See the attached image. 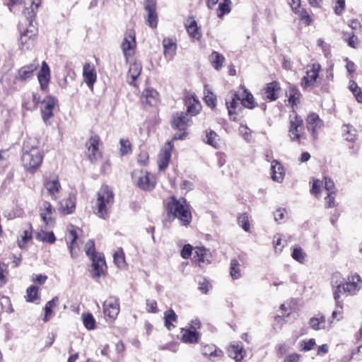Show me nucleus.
<instances>
[{
    "instance_id": "nucleus-1",
    "label": "nucleus",
    "mask_w": 362,
    "mask_h": 362,
    "mask_svg": "<svg viewBox=\"0 0 362 362\" xmlns=\"http://www.w3.org/2000/svg\"><path fill=\"white\" fill-rule=\"evenodd\" d=\"M43 155L39 148L32 144V141H25L23 146L21 161L27 172L34 173L42 162Z\"/></svg>"
},
{
    "instance_id": "nucleus-2",
    "label": "nucleus",
    "mask_w": 362,
    "mask_h": 362,
    "mask_svg": "<svg viewBox=\"0 0 362 362\" xmlns=\"http://www.w3.org/2000/svg\"><path fill=\"white\" fill-rule=\"evenodd\" d=\"M168 216H173L180 221L182 226H187L192 221V214L185 198L177 199L172 196L166 205Z\"/></svg>"
},
{
    "instance_id": "nucleus-3",
    "label": "nucleus",
    "mask_w": 362,
    "mask_h": 362,
    "mask_svg": "<svg viewBox=\"0 0 362 362\" xmlns=\"http://www.w3.org/2000/svg\"><path fill=\"white\" fill-rule=\"evenodd\" d=\"M114 203V194L107 185H103L98 192V198L95 204V214L103 218L109 217L110 209Z\"/></svg>"
},
{
    "instance_id": "nucleus-4",
    "label": "nucleus",
    "mask_w": 362,
    "mask_h": 362,
    "mask_svg": "<svg viewBox=\"0 0 362 362\" xmlns=\"http://www.w3.org/2000/svg\"><path fill=\"white\" fill-rule=\"evenodd\" d=\"M362 286V279L357 274H353L348 276L347 281L336 286L334 291V298L336 303H339L341 293H348L354 295L358 292Z\"/></svg>"
},
{
    "instance_id": "nucleus-5",
    "label": "nucleus",
    "mask_w": 362,
    "mask_h": 362,
    "mask_svg": "<svg viewBox=\"0 0 362 362\" xmlns=\"http://www.w3.org/2000/svg\"><path fill=\"white\" fill-rule=\"evenodd\" d=\"M57 103V99L51 95H47L41 102L42 119L47 125L51 124L50 119L54 116L53 110Z\"/></svg>"
},
{
    "instance_id": "nucleus-6",
    "label": "nucleus",
    "mask_w": 362,
    "mask_h": 362,
    "mask_svg": "<svg viewBox=\"0 0 362 362\" xmlns=\"http://www.w3.org/2000/svg\"><path fill=\"white\" fill-rule=\"evenodd\" d=\"M37 34V28L35 26L29 27L24 30L19 39V47L22 51L30 50L33 47Z\"/></svg>"
},
{
    "instance_id": "nucleus-7",
    "label": "nucleus",
    "mask_w": 362,
    "mask_h": 362,
    "mask_svg": "<svg viewBox=\"0 0 362 362\" xmlns=\"http://www.w3.org/2000/svg\"><path fill=\"white\" fill-rule=\"evenodd\" d=\"M134 177L138 178L137 186L144 190H152L156 186V180L154 177L148 172L141 171L137 177V173H134Z\"/></svg>"
},
{
    "instance_id": "nucleus-8",
    "label": "nucleus",
    "mask_w": 362,
    "mask_h": 362,
    "mask_svg": "<svg viewBox=\"0 0 362 362\" xmlns=\"http://www.w3.org/2000/svg\"><path fill=\"white\" fill-rule=\"evenodd\" d=\"M136 46V34L134 30L129 29L127 30L124 34V37L121 45V49L124 53V57L128 59L129 56L132 54L129 52L134 49Z\"/></svg>"
},
{
    "instance_id": "nucleus-9",
    "label": "nucleus",
    "mask_w": 362,
    "mask_h": 362,
    "mask_svg": "<svg viewBox=\"0 0 362 362\" xmlns=\"http://www.w3.org/2000/svg\"><path fill=\"white\" fill-rule=\"evenodd\" d=\"M119 312V300L115 297H110L103 304V313L105 316L114 320Z\"/></svg>"
},
{
    "instance_id": "nucleus-10",
    "label": "nucleus",
    "mask_w": 362,
    "mask_h": 362,
    "mask_svg": "<svg viewBox=\"0 0 362 362\" xmlns=\"http://www.w3.org/2000/svg\"><path fill=\"white\" fill-rule=\"evenodd\" d=\"M144 9L147 12L146 21L151 28H156L158 25V15L156 13V0H146Z\"/></svg>"
},
{
    "instance_id": "nucleus-11",
    "label": "nucleus",
    "mask_w": 362,
    "mask_h": 362,
    "mask_svg": "<svg viewBox=\"0 0 362 362\" xmlns=\"http://www.w3.org/2000/svg\"><path fill=\"white\" fill-rule=\"evenodd\" d=\"M189 122L187 112H177L173 115L172 127L178 131H186L187 127L190 125Z\"/></svg>"
},
{
    "instance_id": "nucleus-12",
    "label": "nucleus",
    "mask_w": 362,
    "mask_h": 362,
    "mask_svg": "<svg viewBox=\"0 0 362 362\" xmlns=\"http://www.w3.org/2000/svg\"><path fill=\"white\" fill-rule=\"evenodd\" d=\"M99 137L97 135L92 136L86 144L88 146V156L91 163H94L100 158V152L98 149Z\"/></svg>"
},
{
    "instance_id": "nucleus-13",
    "label": "nucleus",
    "mask_w": 362,
    "mask_h": 362,
    "mask_svg": "<svg viewBox=\"0 0 362 362\" xmlns=\"http://www.w3.org/2000/svg\"><path fill=\"white\" fill-rule=\"evenodd\" d=\"M83 77L85 83L90 88H93L97 79L95 67L90 63H86L83 68Z\"/></svg>"
},
{
    "instance_id": "nucleus-14",
    "label": "nucleus",
    "mask_w": 362,
    "mask_h": 362,
    "mask_svg": "<svg viewBox=\"0 0 362 362\" xmlns=\"http://www.w3.org/2000/svg\"><path fill=\"white\" fill-rule=\"evenodd\" d=\"M43 209H40V217L46 226L52 227L54 224V219L51 215L54 212V209L48 202H44L42 204Z\"/></svg>"
},
{
    "instance_id": "nucleus-15",
    "label": "nucleus",
    "mask_w": 362,
    "mask_h": 362,
    "mask_svg": "<svg viewBox=\"0 0 362 362\" xmlns=\"http://www.w3.org/2000/svg\"><path fill=\"white\" fill-rule=\"evenodd\" d=\"M38 66L37 61L34 60L32 63L22 66L18 71V78L21 81H26L32 78Z\"/></svg>"
},
{
    "instance_id": "nucleus-16",
    "label": "nucleus",
    "mask_w": 362,
    "mask_h": 362,
    "mask_svg": "<svg viewBox=\"0 0 362 362\" xmlns=\"http://www.w3.org/2000/svg\"><path fill=\"white\" fill-rule=\"evenodd\" d=\"M289 4L293 11L295 12V13L299 15L300 20L305 25H310L312 20L306 10H305L304 8H300L301 1L291 0V1Z\"/></svg>"
},
{
    "instance_id": "nucleus-17",
    "label": "nucleus",
    "mask_w": 362,
    "mask_h": 362,
    "mask_svg": "<svg viewBox=\"0 0 362 362\" xmlns=\"http://www.w3.org/2000/svg\"><path fill=\"white\" fill-rule=\"evenodd\" d=\"M302 126L303 119L300 117L296 115L294 120H291L290 122L289 136L292 141H299Z\"/></svg>"
},
{
    "instance_id": "nucleus-18",
    "label": "nucleus",
    "mask_w": 362,
    "mask_h": 362,
    "mask_svg": "<svg viewBox=\"0 0 362 362\" xmlns=\"http://www.w3.org/2000/svg\"><path fill=\"white\" fill-rule=\"evenodd\" d=\"M91 259L93 261L92 269L90 270L91 276L93 279L99 278L104 273L103 266L106 267L105 259L100 256H95L91 257Z\"/></svg>"
},
{
    "instance_id": "nucleus-19",
    "label": "nucleus",
    "mask_w": 362,
    "mask_h": 362,
    "mask_svg": "<svg viewBox=\"0 0 362 362\" xmlns=\"http://www.w3.org/2000/svg\"><path fill=\"white\" fill-rule=\"evenodd\" d=\"M37 78L42 90L47 89L50 78V71L48 64L43 62L41 69L37 74Z\"/></svg>"
},
{
    "instance_id": "nucleus-20",
    "label": "nucleus",
    "mask_w": 362,
    "mask_h": 362,
    "mask_svg": "<svg viewBox=\"0 0 362 362\" xmlns=\"http://www.w3.org/2000/svg\"><path fill=\"white\" fill-rule=\"evenodd\" d=\"M280 90L281 88L277 81L269 83L264 88L265 96L271 101L276 100L279 98V91Z\"/></svg>"
},
{
    "instance_id": "nucleus-21",
    "label": "nucleus",
    "mask_w": 362,
    "mask_h": 362,
    "mask_svg": "<svg viewBox=\"0 0 362 362\" xmlns=\"http://www.w3.org/2000/svg\"><path fill=\"white\" fill-rule=\"evenodd\" d=\"M181 332L182 333L181 339L182 341L189 344H195L199 342L201 335L199 332L196 330L182 328Z\"/></svg>"
},
{
    "instance_id": "nucleus-22",
    "label": "nucleus",
    "mask_w": 362,
    "mask_h": 362,
    "mask_svg": "<svg viewBox=\"0 0 362 362\" xmlns=\"http://www.w3.org/2000/svg\"><path fill=\"white\" fill-rule=\"evenodd\" d=\"M76 209V198L74 196H69V198L60 202L59 210L64 214H71Z\"/></svg>"
},
{
    "instance_id": "nucleus-23",
    "label": "nucleus",
    "mask_w": 362,
    "mask_h": 362,
    "mask_svg": "<svg viewBox=\"0 0 362 362\" xmlns=\"http://www.w3.org/2000/svg\"><path fill=\"white\" fill-rule=\"evenodd\" d=\"M317 81V69L315 67V64H313V68L306 71V76H303L301 81V86L303 88L306 89L310 86H314Z\"/></svg>"
},
{
    "instance_id": "nucleus-24",
    "label": "nucleus",
    "mask_w": 362,
    "mask_h": 362,
    "mask_svg": "<svg viewBox=\"0 0 362 362\" xmlns=\"http://www.w3.org/2000/svg\"><path fill=\"white\" fill-rule=\"evenodd\" d=\"M167 144L168 146V148H165L159 157L158 168L160 171L164 170L168 167L171 158L170 150L172 148V146L170 141L168 142Z\"/></svg>"
},
{
    "instance_id": "nucleus-25",
    "label": "nucleus",
    "mask_w": 362,
    "mask_h": 362,
    "mask_svg": "<svg viewBox=\"0 0 362 362\" xmlns=\"http://www.w3.org/2000/svg\"><path fill=\"white\" fill-rule=\"evenodd\" d=\"M163 46L165 57L172 59L176 53V43L172 39L165 38L163 40Z\"/></svg>"
},
{
    "instance_id": "nucleus-26",
    "label": "nucleus",
    "mask_w": 362,
    "mask_h": 362,
    "mask_svg": "<svg viewBox=\"0 0 362 362\" xmlns=\"http://www.w3.org/2000/svg\"><path fill=\"white\" fill-rule=\"evenodd\" d=\"M211 255L209 250L204 247H196L194 258L199 263L209 264Z\"/></svg>"
},
{
    "instance_id": "nucleus-27",
    "label": "nucleus",
    "mask_w": 362,
    "mask_h": 362,
    "mask_svg": "<svg viewBox=\"0 0 362 362\" xmlns=\"http://www.w3.org/2000/svg\"><path fill=\"white\" fill-rule=\"evenodd\" d=\"M341 35L342 40L346 42L349 47L353 49H358L359 47L360 40L354 32L343 31Z\"/></svg>"
},
{
    "instance_id": "nucleus-28",
    "label": "nucleus",
    "mask_w": 362,
    "mask_h": 362,
    "mask_svg": "<svg viewBox=\"0 0 362 362\" xmlns=\"http://www.w3.org/2000/svg\"><path fill=\"white\" fill-rule=\"evenodd\" d=\"M158 93L153 88L145 89L142 93V97L145 98L146 103L151 106L156 105L158 100Z\"/></svg>"
},
{
    "instance_id": "nucleus-29",
    "label": "nucleus",
    "mask_w": 362,
    "mask_h": 362,
    "mask_svg": "<svg viewBox=\"0 0 362 362\" xmlns=\"http://www.w3.org/2000/svg\"><path fill=\"white\" fill-rule=\"evenodd\" d=\"M272 179L276 182H281L284 178V168L281 164L276 160L272 162Z\"/></svg>"
},
{
    "instance_id": "nucleus-30",
    "label": "nucleus",
    "mask_w": 362,
    "mask_h": 362,
    "mask_svg": "<svg viewBox=\"0 0 362 362\" xmlns=\"http://www.w3.org/2000/svg\"><path fill=\"white\" fill-rule=\"evenodd\" d=\"M40 4V0H37V1L35 0V1H33L30 8H26L23 11V15L25 16V17L26 18L27 23L29 24V27L34 26L33 25V22L35 18V11L33 8V6H35V8L37 9L39 7Z\"/></svg>"
},
{
    "instance_id": "nucleus-31",
    "label": "nucleus",
    "mask_w": 362,
    "mask_h": 362,
    "mask_svg": "<svg viewBox=\"0 0 362 362\" xmlns=\"http://www.w3.org/2000/svg\"><path fill=\"white\" fill-rule=\"evenodd\" d=\"M245 355L243 346L240 344L231 345L229 349V356L236 361H241Z\"/></svg>"
},
{
    "instance_id": "nucleus-32",
    "label": "nucleus",
    "mask_w": 362,
    "mask_h": 362,
    "mask_svg": "<svg viewBox=\"0 0 362 362\" xmlns=\"http://www.w3.org/2000/svg\"><path fill=\"white\" fill-rule=\"evenodd\" d=\"M240 97L243 106L249 109H253L255 107L256 104L253 95L247 89L245 88L243 90L242 96Z\"/></svg>"
},
{
    "instance_id": "nucleus-33",
    "label": "nucleus",
    "mask_w": 362,
    "mask_h": 362,
    "mask_svg": "<svg viewBox=\"0 0 362 362\" xmlns=\"http://www.w3.org/2000/svg\"><path fill=\"white\" fill-rule=\"evenodd\" d=\"M210 60L214 68L216 70L219 71L223 66L225 57L223 54L218 53V52L214 51L210 56Z\"/></svg>"
},
{
    "instance_id": "nucleus-34",
    "label": "nucleus",
    "mask_w": 362,
    "mask_h": 362,
    "mask_svg": "<svg viewBox=\"0 0 362 362\" xmlns=\"http://www.w3.org/2000/svg\"><path fill=\"white\" fill-rule=\"evenodd\" d=\"M187 30L189 36L194 40H199L202 37V33L194 20L192 21L190 23L187 25Z\"/></svg>"
},
{
    "instance_id": "nucleus-35",
    "label": "nucleus",
    "mask_w": 362,
    "mask_h": 362,
    "mask_svg": "<svg viewBox=\"0 0 362 362\" xmlns=\"http://www.w3.org/2000/svg\"><path fill=\"white\" fill-rule=\"evenodd\" d=\"M288 103L293 108L295 105L300 103L301 94L296 86H291L289 88Z\"/></svg>"
},
{
    "instance_id": "nucleus-36",
    "label": "nucleus",
    "mask_w": 362,
    "mask_h": 362,
    "mask_svg": "<svg viewBox=\"0 0 362 362\" xmlns=\"http://www.w3.org/2000/svg\"><path fill=\"white\" fill-rule=\"evenodd\" d=\"M45 187L50 195L55 197V194L59 192L61 188V185L58 179H53L52 180H46L45 182Z\"/></svg>"
},
{
    "instance_id": "nucleus-37",
    "label": "nucleus",
    "mask_w": 362,
    "mask_h": 362,
    "mask_svg": "<svg viewBox=\"0 0 362 362\" xmlns=\"http://www.w3.org/2000/svg\"><path fill=\"white\" fill-rule=\"evenodd\" d=\"M187 113L191 115H196L201 110V105L195 98H189L187 102Z\"/></svg>"
},
{
    "instance_id": "nucleus-38",
    "label": "nucleus",
    "mask_w": 362,
    "mask_h": 362,
    "mask_svg": "<svg viewBox=\"0 0 362 362\" xmlns=\"http://www.w3.org/2000/svg\"><path fill=\"white\" fill-rule=\"evenodd\" d=\"M349 88L358 103H362V90L354 80L349 81Z\"/></svg>"
},
{
    "instance_id": "nucleus-39",
    "label": "nucleus",
    "mask_w": 362,
    "mask_h": 362,
    "mask_svg": "<svg viewBox=\"0 0 362 362\" xmlns=\"http://www.w3.org/2000/svg\"><path fill=\"white\" fill-rule=\"evenodd\" d=\"M230 5V0H223L218 5L217 16L221 18L224 15L229 13L231 11Z\"/></svg>"
},
{
    "instance_id": "nucleus-40",
    "label": "nucleus",
    "mask_w": 362,
    "mask_h": 362,
    "mask_svg": "<svg viewBox=\"0 0 362 362\" xmlns=\"http://www.w3.org/2000/svg\"><path fill=\"white\" fill-rule=\"evenodd\" d=\"M206 143L216 148L218 147V135L213 130L206 131Z\"/></svg>"
},
{
    "instance_id": "nucleus-41",
    "label": "nucleus",
    "mask_w": 362,
    "mask_h": 362,
    "mask_svg": "<svg viewBox=\"0 0 362 362\" xmlns=\"http://www.w3.org/2000/svg\"><path fill=\"white\" fill-rule=\"evenodd\" d=\"M58 300V297L53 298L51 300L48 301L45 306V316L43 318L44 322H47L53 313L52 308L56 305Z\"/></svg>"
},
{
    "instance_id": "nucleus-42",
    "label": "nucleus",
    "mask_w": 362,
    "mask_h": 362,
    "mask_svg": "<svg viewBox=\"0 0 362 362\" xmlns=\"http://www.w3.org/2000/svg\"><path fill=\"white\" fill-rule=\"evenodd\" d=\"M240 263L236 259H232L230 265V274L233 279H238L241 276Z\"/></svg>"
},
{
    "instance_id": "nucleus-43",
    "label": "nucleus",
    "mask_w": 362,
    "mask_h": 362,
    "mask_svg": "<svg viewBox=\"0 0 362 362\" xmlns=\"http://www.w3.org/2000/svg\"><path fill=\"white\" fill-rule=\"evenodd\" d=\"M343 136L344 139L349 141H353L356 139L355 129L351 126L344 124L342 127Z\"/></svg>"
},
{
    "instance_id": "nucleus-44",
    "label": "nucleus",
    "mask_w": 362,
    "mask_h": 362,
    "mask_svg": "<svg viewBox=\"0 0 362 362\" xmlns=\"http://www.w3.org/2000/svg\"><path fill=\"white\" fill-rule=\"evenodd\" d=\"M291 256L295 260L300 263H303L305 259V253L303 251L301 247L298 245L293 247Z\"/></svg>"
},
{
    "instance_id": "nucleus-45",
    "label": "nucleus",
    "mask_w": 362,
    "mask_h": 362,
    "mask_svg": "<svg viewBox=\"0 0 362 362\" xmlns=\"http://www.w3.org/2000/svg\"><path fill=\"white\" fill-rule=\"evenodd\" d=\"M32 230L31 224L28 223V228L25 229L23 231V235L22 236L21 240H18V245L21 248L24 247V243L32 239Z\"/></svg>"
},
{
    "instance_id": "nucleus-46",
    "label": "nucleus",
    "mask_w": 362,
    "mask_h": 362,
    "mask_svg": "<svg viewBox=\"0 0 362 362\" xmlns=\"http://www.w3.org/2000/svg\"><path fill=\"white\" fill-rule=\"evenodd\" d=\"M333 11L337 16H341L346 8V0H332Z\"/></svg>"
},
{
    "instance_id": "nucleus-47",
    "label": "nucleus",
    "mask_w": 362,
    "mask_h": 362,
    "mask_svg": "<svg viewBox=\"0 0 362 362\" xmlns=\"http://www.w3.org/2000/svg\"><path fill=\"white\" fill-rule=\"evenodd\" d=\"M83 322L86 329L91 330L95 327V320L90 313L83 314Z\"/></svg>"
},
{
    "instance_id": "nucleus-48",
    "label": "nucleus",
    "mask_w": 362,
    "mask_h": 362,
    "mask_svg": "<svg viewBox=\"0 0 362 362\" xmlns=\"http://www.w3.org/2000/svg\"><path fill=\"white\" fill-rule=\"evenodd\" d=\"M317 115L315 113H312L309 115L307 117V128L308 129L313 133L315 136V130L317 128Z\"/></svg>"
},
{
    "instance_id": "nucleus-49",
    "label": "nucleus",
    "mask_w": 362,
    "mask_h": 362,
    "mask_svg": "<svg viewBox=\"0 0 362 362\" xmlns=\"http://www.w3.org/2000/svg\"><path fill=\"white\" fill-rule=\"evenodd\" d=\"M241 102V97L239 93H234L232 96L230 102H226L228 110L235 111V109L239 106V102Z\"/></svg>"
},
{
    "instance_id": "nucleus-50",
    "label": "nucleus",
    "mask_w": 362,
    "mask_h": 362,
    "mask_svg": "<svg viewBox=\"0 0 362 362\" xmlns=\"http://www.w3.org/2000/svg\"><path fill=\"white\" fill-rule=\"evenodd\" d=\"M120 144V154L126 156L132 153V145L128 139H121Z\"/></svg>"
},
{
    "instance_id": "nucleus-51",
    "label": "nucleus",
    "mask_w": 362,
    "mask_h": 362,
    "mask_svg": "<svg viewBox=\"0 0 362 362\" xmlns=\"http://www.w3.org/2000/svg\"><path fill=\"white\" fill-rule=\"evenodd\" d=\"M315 344V339H310L308 341L303 340L299 343V349L301 351H308L313 349Z\"/></svg>"
},
{
    "instance_id": "nucleus-52",
    "label": "nucleus",
    "mask_w": 362,
    "mask_h": 362,
    "mask_svg": "<svg viewBox=\"0 0 362 362\" xmlns=\"http://www.w3.org/2000/svg\"><path fill=\"white\" fill-rule=\"evenodd\" d=\"M204 91H207V94L204 95V101L206 105L212 108L215 107L216 105V97L213 94L211 91L205 88Z\"/></svg>"
},
{
    "instance_id": "nucleus-53",
    "label": "nucleus",
    "mask_w": 362,
    "mask_h": 362,
    "mask_svg": "<svg viewBox=\"0 0 362 362\" xmlns=\"http://www.w3.org/2000/svg\"><path fill=\"white\" fill-rule=\"evenodd\" d=\"M26 297L28 302H33L38 298L37 288L35 286H31L26 290Z\"/></svg>"
},
{
    "instance_id": "nucleus-54",
    "label": "nucleus",
    "mask_w": 362,
    "mask_h": 362,
    "mask_svg": "<svg viewBox=\"0 0 362 362\" xmlns=\"http://www.w3.org/2000/svg\"><path fill=\"white\" fill-rule=\"evenodd\" d=\"M334 325L333 320H326L324 315L318 316V329H329Z\"/></svg>"
},
{
    "instance_id": "nucleus-55",
    "label": "nucleus",
    "mask_w": 362,
    "mask_h": 362,
    "mask_svg": "<svg viewBox=\"0 0 362 362\" xmlns=\"http://www.w3.org/2000/svg\"><path fill=\"white\" fill-rule=\"evenodd\" d=\"M347 24L352 30V32H362V23L358 18L350 19Z\"/></svg>"
},
{
    "instance_id": "nucleus-56",
    "label": "nucleus",
    "mask_w": 362,
    "mask_h": 362,
    "mask_svg": "<svg viewBox=\"0 0 362 362\" xmlns=\"http://www.w3.org/2000/svg\"><path fill=\"white\" fill-rule=\"evenodd\" d=\"M238 225L243 228V229L247 232L250 230V224L248 221V217L246 214H243L238 217Z\"/></svg>"
},
{
    "instance_id": "nucleus-57",
    "label": "nucleus",
    "mask_w": 362,
    "mask_h": 362,
    "mask_svg": "<svg viewBox=\"0 0 362 362\" xmlns=\"http://www.w3.org/2000/svg\"><path fill=\"white\" fill-rule=\"evenodd\" d=\"M209 349H211L209 346H205L202 353L204 356H207L210 360H212L213 357L221 356L222 355V351L221 350L214 349L209 351Z\"/></svg>"
},
{
    "instance_id": "nucleus-58",
    "label": "nucleus",
    "mask_w": 362,
    "mask_h": 362,
    "mask_svg": "<svg viewBox=\"0 0 362 362\" xmlns=\"http://www.w3.org/2000/svg\"><path fill=\"white\" fill-rule=\"evenodd\" d=\"M7 267L6 264L0 263V287L4 286L8 281V279L5 275V274H8Z\"/></svg>"
},
{
    "instance_id": "nucleus-59",
    "label": "nucleus",
    "mask_w": 362,
    "mask_h": 362,
    "mask_svg": "<svg viewBox=\"0 0 362 362\" xmlns=\"http://www.w3.org/2000/svg\"><path fill=\"white\" fill-rule=\"evenodd\" d=\"M344 61L346 62V69L348 72V74L349 76H350V77L353 78L354 76L353 74H354L355 71H356V64L355 63L350 60L348 57H346L344 59Z\"/></svg>"
},
{
    "instance_id": "nucleus-60",
    "label": "nucleus",
    "mask_w": 362,
    "mask_h": 362,
    "mask_svg": "<svg viewBox=\"0 0 362 362\" xmlns=\"http://www.w3.org/2000/svg\"><path fill=\"white\" fill-rule=\"evenodd\" d=\"M86 255L89 257H95V243L93 240H88L86 244Z\"/></svg>"
},
{
    "instance_id": "nucleus-61",
    "label": "nucleus",
    "mask_w": 362,
    "mask_h": 362,
    "mask_svg": "<svg viewBox=\"0 0 362 362\" xmlns=\"http://www.w3.org/2000/svg\"><path fill=\"white\" fill-rule=\"evenodd\" d=\"M324 182H325V189H326L327 192H336V188L334 183L332 180L327 177H324Z\"/></svg>"
},
{
    "instance_id": "nucleus-62",
    "label": "nucleus",
    "mask_w": 362,
    "mask_h": 362,
    "mask_svg": "<svg viewBox=\"0 0 362 362\" xmlns=\"http://www.w3.org/2000/svg\"><path fill=\"white\" fill-rule=\"evenodd\" d=\"M211 288L210 283L204 278L199 282L198 288L202 293L206 294Z\"/></svg>"
},
{
    "instance_id": "nucleus-63",
    "label": "nucleus",
    "mask_w": 362,
    "mask_h": 362,
    "mask_svg": "<svg viewBox=\"0 0 362 362\" xmlns=\"http://www.w3.org/2000/svg\"><path fill=\"white\" fill-rule=\"evenodd\" d=\"M336 192H327V196L325 198V206L330 208L334 206Z\"/></svg>"
},
{
    "instance_id": "nucleus-64",
    "label": "nucleus",
    "mask_w": 362,
    "mask_h": 362,
    "mask_svg": "<svg viewBox=\"0 0 362 362\" xmlns=\"http://www.w3.org/2000/svg\"><path fill=\"white\" fill-rule=\"evenodd\" d=\"M113 258L115 264L119 267H122L124 265V256L122 252H115L113 255Z\"/></svg>"
}]
</instances>
